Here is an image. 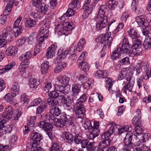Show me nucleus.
<instances>
[{"label": "nucleus", "mask_w": 151, "mask_h": 151, "mask_svg": "<svg viewBox=\"0 0 151 151\" xmlns=\"http://www.w3.org/2000/svg\"><path fill=\"white\" fill-rule=\"evenodd\" d=\"M117 126V125H116L113 122L109 123L108 126L109 129L102 134L101 136L102 139H105L109 137L115 131L117 130L119 134H120L122 133L127 132L129 129V127L127 125L123 126L120 129H118Z\"/></svg>", "instance_id": "f257e3e1"}, {"label": "nucleus", "mask_w": 151, "mask_h": 151, "mask_svg": "<svg viewBox=\"0 0 151 151\" xmlns=\"http://www.w3.org/2000/svg\"><path fill=\"white\" fill-rule=\"evenodd\" d=\"M143 135V139H142V142H141L139 140L136 139V142L134 144V148L136 151H147L149 149V147L145 143L146 140H147L150 136V134L148 133H144Z\"/></svg>", "instance_id": "f03ea898"}, {"label": "nucleus", "mask_w": 151, "mask_h": 151, "mask_svg": "<svg viewBox=\"0 0 151 151\" xmlns=\"http://www.w3.org/2000/svg\"><path fill=\"white\" fill-rule=\"evenodd\" d=\"M97 23L96 24V28L100 30L105 27L107 22L108 18L105 15L98 14L96 17Z\"/></svg>", "instance_id": "7ed1b4c3"}, {"label": "nucleus", "mask_w": 151, "mask_h": 151, "mask_svg": "<svg viewBox=\"0 0 151 151\" xmlns=\"http://www.w3.org/2000/svg\"><path fill=\"white\" fill-rule=\"evenodd\" d=\"M50 23L47 22L42 25L40 27L39 33L37 36L39 38H47L49 36V31L48 30L49 28Z\"/></svg>", "instance_id": "20e7f679"}, {"label": "nucleus", "mask_w": 151, "mask_h": 151, "mask_svg": "<svg viewBox=\"0 0 151 151\" xmlns=\"http://www.w3.org/2000/svg\"><path fill=\"white\" fill-rule=\"evenodd\" d=\"M74 107L76 109L75 112L76 117L78 118L83 119L85 115V111L83 104H75Z\"/></svg>", "instance_id": "39448f33"}, {"label": "nucleus", "mask_w": 151, "mask_h": 151, "mask_svg": "<svg viewBox=\"0 0 151 151\" xmlns=\"http://www.w3.org/2000/svg\"><path fill=\"white\" fill-rule=\"evenodd\" d=\"M62 59V57L60 56H58L54 60L55 63H58L54 68V71L56 73L60 72L66 66V64L63 62H60Z\"/></svg>", "instance_id": "423d86ee"}, {"label": "nucleus", "mask_w": 151, "mask_h": 151, "mask_svg": "<svg viewBox=\"0 0 151 151\" xmlns=\"http://www.w3.org/2000/svg\"><path fill=\"white\" fill-rule=\"evenodd\" d=\"M131 76H129V77H126V80H127L125 82V84L122 88V90L124 93H126V91L128 90L129 91H131L134 86V83L133 81H131Z\"/></svg>", "instance_id": "0eeeda50"}, {"label": "nucleus", "mask_w": 151, "mask_h": 151, "mask_svg": "<svg viewBox=\"0 0 151 151\" xmlns=\"http://www.w3.org/2000/svg\"><path fill=\"white\" fill-rule=\"evenodd\" d=\"M74 25L72 22H64L59 24L57 27L58 28H61L63 29V32H64L65 35H67L66 34L65 32L68 31L69 32L70 31L74 28Z\"/></svg>", "instance_id": "6e6552de"}, {"label": "nucleus", "mask_w": 151, "mask_h": 151, "mask_svg": "<svg viewBox=\"0 0 151 151\" xmlns=\"http://www.w3.org/2000/svg\"><path fill=\"white\" fill-rule=\"evenodd\" d=\"M14 115L12 106H8L6 108L2 116L3 117L9 119L13 117Z\"/></svg>", "instance_id": "1a4fd4ad"}, {"label": "nucleus", "mask_w": 151, "mask_h": 151, "mask_svg": "<svg viewBox=\"0 0 151 151\" xmlns=\"http://www.w3.org/2000/svg\"><path fill=\"white\" fill-rule=\"evenodd\" d=\"M132 140V133L130 132H129L126 134V136L124 140L123 143L124 145L128 147L129 149L131 147Z\"/></svg>", "instance_id": "9d476101"}, {"label": "nucleus", "mask_w": 151, "mask_h": 151, "mask_svg": "<svg viewBox=\"0 0 151 151\" xmlns=\"http://www.w3.org/2000/svg\"><path fill=\"white\" fill-rule=\"evenodd\" d=\"M82 9H84L82 16L83 18H86L88 17V15L91 14L93 9V6L90 5L88 6L86 5H83Z\"/></svg>", "instance_id": "9b49d317"}, {"label": "nucleus", "mask_w": 151, "mask_h": 151, "mask_svg": "<svg viewBox=\"0 0 151 151\" xmlns=\"http://www.w3.org/2000/svg\"><path fill=\"white\" fill-rule=\"evenodd\" d=\"M149 65L147 62H142L140 63H138L135 67V69L137 73H139L142 71V68H144L145 70L148 69Z\"/></svg>", "instance_id": "f8f14e48"}, {"label": "nucleus", "mask_w": 151, "mask_h": 151, "mask_svg": "<svg viewBox=\"0 0 151 151\" xmlns=\"http://www.w3.org/2000/svg\"><path fill=\"white\" fill-rule=\"evenodd\" d=\"M78 78L79 81L78 84L79 85L83 84L84 86L86 85L87 87L89 86L90 85V81L87 77H84L82 75H80Z\"/></svg>", "instance_id": "ddd939ff"}, {"label": "nucleus", "mask_w": 151, "mask_h": 151, "mask_svg": "<svg viewBox=\"0 0 151 151\" xmlns=\"http://www.w3.org/2000/svg\"><path fill=\"white\" fill-rule=\"evenodd\" d=\"M77 62L78 67L82 70L87 71L89 69V65L86 62L80 59H78Z\"/></svg>", "instance_id": "4468645a"}, {"label": "nucleus", "mask_w": 151, "mask_h": 151, "mask_svg": "<svg viewBox=\"0 0 151 151\" xmlns=\"http://www.w3.org/2000/svg\"><path fill=\"white\" fill-rule=\"evenodd\" d=\"M62 138L68 143H71L73 141V137L72 135L68 132H63L61 135Z\"/></svg>", "instance_id": "2eb2a0df"}, {"label": "nucleus", "mask_w": 151, "mask_h": 151, "mask_svg": "<svg viewBox=\"0 0 151 151\" xmlns=\"http://www.w3.org/2000/svg\"><path fill=\"white\" fill-rule=\"evenodd\" d=\"M12 130V126L10 125H5L3 124H0V133L6 134L7 133H9Z\"/></svg>", "instance_id": "dca6fc26"}, {"label": "nucleus", "mask_w": 151, "mask_h": 151, "mask_svg": "<svg viewBox=\"0 0 151 151\" xmlns=\"http://www.w3.org/2000/svg\"><path fill=\"white\" fill-rule=\"evenodd\" d=\"M109 38H101V43H98L97 44V45L99 44V46L102 47V44H104L103 47L102 49L101 50L102 51L104 50L107 47V46L109 47L111 45V40L109 41Z\"/></svg>", "instance_id": "f3484780"}, {"label": "nucleus", "mask_w": 151, "mask_h": 151, "mask_svg": "<svg viewBox=\"0 0 151 151\" xmlns=\"http://www.w3.org/2000/svg\"><path fill=\"white\" fill-rule=\"evenodd\" d=\"M57 46L54 45H52L48 49V51L46 54L47 58H52L54 55L56 50Z\"/></svg>", "instance_id": "a211bd4d"}, {"label": "nucleus", "mask_w": 151, "mask_h": 151, "mask_svg": "<svg viewBox=\"0 0 151 151\" xmlns=\"http://www.w3.org/2000/svg\"><path fill=\"white\" fill-rule=\"evenodd\" d=\"M57 80L60 84L65 86L68 84L70 80V78L68 76L64 75L58 76Z\"/></svg>", "instance_id": "6ab92c4d"}, {"label": "nucleus", "mask_w": 151, "mask_h": 151, "mask_svg": "<svg viewBox=\"0 0 151 151\" xmlns=\"http://www.w3.org/2000/svg\"><path fill=\"white\" fill-rule=\"evenodd\" d=\"M39 126L40 128H42L46 132L51 131L52 129V125L50 123H46L44 121H41L40 122Z\"/></svg>", "instance_id": "aec40b11"}, {"label": "nucleus", "mask_w": 151, "mask_h": 151, "mask_svg": "<svg viewBox=\"0 0 151 151\" xmlns=\"http://www.w3.org/2000/svg\"><path fill=\"white\" fill-rule=\"evenodd\" d=\"M20 86L19 83L17 82H14L11 88V93L14 95L15 96L17 95L19 92Z\"/></svg>", "instance_id": "412c9836"}, {"label": "nucleus", "mask_w": 151, "mask_h": 151, "mask_svg": "<svg viewBox=\"0 0 151 151\" xmlns=\"http://www.w3.org/2000/svg\"><path fill=\"white\" fill-rule=\"evenodd\" d=\"M39 84V81L37 78H32L29 80V85L31 88H36Z\"/></svg>", "instance_id": "4be33fe9"}, {"label": "nucleus", "mask_w": 151, "mask_h": 151, "mask_svg": "<svg viewBox=\"0 0 151 151\" xmlns=\"http://www.w3.org/2000/svg\"><path fill=\"white\" fill-rule=\"evenodd\" d=\"M111 142V140L109 139L100 142L99 144V147L100 149L103 150L109 146Z\"/></svg>", "instance_id": "5701e85b"}, {"label": "nucleus", "mask_w": 151, "mask_h": 151, "mask_svg": "<svg viewBox=\"0 0 151 151\" xmlns=\"http://www.w3.org/2000/svg\"><path fill=\"white\" fill-rule=\"evenodd\" d=\"M129 54L131 55V56H134L140 55L142 53L141 49L133 46L132 48L130 49Z\"/></svg>", "instance_id": "b1692460"}, {"label": "nucleus", "mask_w": 151, "mask_h": 151, "mask_svg": "<svg viewBox=\"0 0 151 151\" xmlns=\"http://www.w3.org/2000/svg\"><path fill=\"white\" fill-rule=\"evenodd\" d=\"M60 92L58 93L59 94L58 99H59L60 100L61 102L62 103H65L66 102V101L65 100V96L66 95L68 91H70V89L69 88L68 90L67 91H65V90H60Z\"/></svg>", "instance_id": "393cba45"}, {"label": "nucleus", "mask_w": 151, "mask_h": 151, "mask_svg": "<svg viewBox=\"0 0 151 151\" xmlns=\"http://www.w3.org/2000/svg\"><path fill=\"white\" fill-rule=\"evenodd\" d=\"M88 150L90 151H104L103 150L95 146L94 142H90L87 147Z\"/></svg>", "instance_id": "a878e982"}, {"label": "nucleus", "mask_w": 151, "mask_h": 151, "mask_svg": "<svg viewBox=\"0 0 151 151\" xmlns=\"http://www.w3.org/2000/svg\"><path fill=\"white\" fill-rule=\"evenodd\" d=\"M129 71L127 69V68H124L121 71L119 75L118 78L119 80H121L124 77L126 79V77H129L130 76L128 73Z\"/></svg>", "instance_id": "bb28decb"}, {"label": "nucleus", "mask_w": 151, "mask_h": 151, "mask_svg": "<svg viewBox=\"0 0 151 151\" xmlns=\"http://www.w3.org/2000/svg\"><path fill=\"white\" fill-rule=\"evenodd\" d=\"M46 104L45 103H42L36 109V114H40V116H42V114L45 111L46 107Z\"/></svg>", "instance_id": "cd10ccee"}, {"label": "nucleus", "mask_w": 151, "mask_h": 151, "mask_svg": "<svg viewBox=\"0 0 151 151\" xmlns=\"http://www.w3.org/2000/svg\"><path fill=\"white\" fill-rule=\"evenodd\" d=\"M81 86L79 84H75L72 86V90L73 95L75 97L81 91Z\"/></svg>", "instance_id": "c85d7f7f"}, {"label": "nucleus", "mask_w": 151, "mask_h": 151, "mask_svg": "<svg viewBox=\"0 0 151 151\" xmlns=\"http://www.w3.org/2000/svg\"><path fill=\"white\" fill-rule=\"evenodd\" d=\"M121 48H117L115 51H113L111 55V58L112 60H115L118 59L121 54Z\"/></svg>", "instance_id": "c756f323"}, {"label": "nucleus", "mask_w": 151, "mask_h": 151, "mask_svg": "<svg viewBox=\"0 0 151 151\" xmlns=\"http://www.w3.org/2000/svg\"><path fill=\"white\" fill-rule=\"evenodd\" d=\"M117 4V0H108L106 5L109 9L114 10L116 7Z\"/></svg>", "instance_id": "7c9ffc66"}, {"label": "nucleus", "mask_w": 151, "mask_h": 151, "mask_svg": "<svg viewBox=\"0 0 151 151\" xmlns=\"http://www.w3.org/2000/svg\"><path fill=\"white\" fill-rule=\"evenodd\" d=\"M107 79L106 80V86L108 88L109 92L112 93H114V91L112 88V86L113 84V82L112 79L110 78H107Z\"/></svg>", "instance_id": "2f4dec72"}, {"label": "nucleus", "mask_w": 151, "mask_h": 151, "mask_svg": "<svg viewBox=\"0 0 151 151\" xmlns=\"http://www.w3.org/2000/svg\"><path fill=\"white\" fill-rule=\"evenodd\" d=\"M18 51L16 47L11 46L6 50V54L9 56L14 55L16 54Z\"/></svg>", "instance_id": "473e14b6"}, {"label": "nucleus", "mask_w": 151, "mask_h": 151, "mask_svg": "<svg viewBox=\"0 0 151 151\" xmlns=\"http://www.w3.org/2000/svg\"><path fill=\"white\" fill-rule=\"evenodd\" d=\"M31 136L32 140L35 142H40L42 138L41 135L37 132L32 133Z\"/></svg>", "instance_id": "72a5a7b5"}, {"label": "nucleus", "mask_w": 151, "mask_h": 151, "mask_svg": "<svg viewBox=\"0 0 151 151\" xmlns=\"http://www.w3.org/2000/svg\"><path fill=\"white\" fill-rule=\"evenodd\" d=\"M49 63L48 61H45L41 64V72L42 74H45L48 70L49 68Z\"/></svg>", "instance_id": "f704fd0d"}, {"label": "nucleus", "mask_w": 151, "mask_h": 151, "mask_svg": "<svg viewBox=\"0 0 151 151\" xmlns=\"http://www.w3.org/2000/svg\"><path fill=\"white\" fill-rule=\"evenodd\" d=\"M61 113V110L58 107H53L50 108V114L55 116H58Z\"/></svg>", "instance_id": "c9c22d12"}, {"label": "nucleus", "mask_w": 151, "mask_h": 151, "mask_svg": "<svg viewBox=\"0 0 151 151\" xmlns=\"http://www.w3.org/2000/svg\"><path fill=\"white\" fill-rule=\"evenodd\" d=\"M37 10L41 13H45L48 8L47 5L45 4L44 3H41L39 6H37Z\"/></svg>", "instance_id": "e433bc0d"}, {"label": "nucleus", "mask_w": 151, "mask_h": 151, "mask_svg": "<svg viewBox=\"0 0 151 151\" xmlns=\"http://www.w3.org/2000/svg\"><path fill=\"white\" fill-rule=\"evenodd\" d=\"M89 134V137L91 139H93L98 136L100 133V131L98 129H92Z\"/></svg>", "instance_id": "4c0bfd02"}, {"label": "nucleus", "mask_w": 151, "mask_h": 151, "mask_svg": "<svg viewBox=\"0 0 151 151\" xmlns=\"http://www.w3.org/2000/svg\"><path fill=\"white\" fill-rule=\"evenodd\" d=\"M109 75L108 72L105 71L103 72L101 70H99L97 71L96 74V76L98 78H104Z\"/></svg>", "instance_id": "58836bf2"}, {"label": "nucleus", "mask_w": 151, "mask_h": 151, "mask_svg": "<svg viewBox=\"0 0 151 151\" xmlns=\"http://www.w3.org/2000/svg\"><path fill=\"white\" fill-rule=\"evenodd\" d=\"M136 20L138 24L140 26H145V24L147 21V20L145 19L144 17L142 16L137 17Z\"/></svg>", "instance_id": "ea45409f"}, {"label": "nucleus", "mask_w": 151, "mask_h": 151, "mask_svg": "<svg viewBox=\"0 0 151 151\" xmlns=\"http://www.w3.org/2000/svg\"><path fill=\"white\" fill-rule=\"evenodd\" d=\"M47 101L50 108L55 106L58 104V101L56 99L49 98L47 99Z\"/></svg>", "instance_id": "a19ab883"}, {"label": "nucleus", "mask_w": 151, "mask_h": 151, "mask_svg": "<svg viewBox=\"0 0 151 151\" xmlns=\"http://www.w3.org/2000/svg\"><path fill=\"white\" fill-rule=\"evenodd\" d=\"M83 127L86 129H91L93 128L91 121L88 119H86L83 121Z\"/></svg>", "instance_id": "79ce46f5"}, {"label": "nucleus", "mask_w": 151, "mask_h": 151, "mask_svg": "<svg viewBox=\"0 0 151 151\" xmlns=\"http://www.w3.org/2000/svg\"><path fill=\"white\" fill-rule=\"evenodd\" d=\"M36 24L35 21L30 18L27 19L25 23V26L27 27H34Z\"/></svg>", "instance_id": "37998d69"}, {"label": "nucleus", "mask_w": 151, "mask_h": 151, "mask_svg": "<svg viewBox=\"0 0 151 151\" xmlns=\"http://www.w3.org/2000/svg\"><path fill=\"white\" fill-rule=\"evenodd\" d=\"M79 0H72L69 4V7L73 9H78L80 7Z\"/></svg>", "instance_id": "c03bdc74"}, {"label": "nucleus", "mask_w": 151, "mask_h": 151, "mask_svg": "<svg viewBox=\"0 0 151 151\" xmlns=\"http://www.w3.org/2000/svg\"><path fill=\"white\" fill-rule=\"evenodd\" d=\"M21 101L24 105L26 106L28 103V100L26 93H22L21 95Z\"/></svg>", "instance_id": "a18cd8bd"}, {"label": "nucleus", "mask_w": 151, "mask_h": 151, "mask_svg": "<svg viewBox=\"0 0 151 151\" xmlns=\"http://www.w3.org/2000/svg\"><path fill=\"white\" fill-rule=\"evenodd\" d=\"M128 32L129 37H134L135 38H139L140 37L139 35L132 28L130 29L128 31Z\"/></svg>", "instance_id": "49530a36"}, {"label": "nucleus", "mask_w": 151, "mask_h": 151, "mask_svg": "<svg viewBox=\"0 0 151 151\" xmlns=\"http://www.w3.org/2000/svg\"><path fill=\"white\" fill-rule=\"evenodd\" d=\"M151 38H145L143 43V46L145 49H150L151 46Z\"/></svg>", "instance_id": "de8ad7c7"}, {"label": "nucleus", "mask_w": 151, "mask_h": 151, "mask_svg": "<svg viewBox=\"0 0 151 151\" xmlns=\"http://www.w3.org/2000/svg\"><path fill=\"white\" fill-rule=\"evenodd\" d=\"M15 62H12L10 64L6 65L5 66L4 68H3L0 69L2 70V72H3V73H4L5 72L8 71L9 70L11 69V68L13 67L15 65Z\"/></svg>", "instance_id": "09e8293b"}, {"label": "nucleus", "mask_w": 151, "mask_h": 151, "mask_svg": "<svg viewBox=\"0 0 151 151\" xmlns=\"http://www.w3.org/2000/svg\"><path fill=\"white\" fill-rule=\"evenodd\" d=\"M143 129L139 125H137L134 129V134L136 136L137 135L141 134L142 132L143 131Z\"/></svg>", "instance_id": "8fccbe9b"}, {"label": "nucleus", "mask_w": 151, "mask_h": 151, "mask_svg": "<svg viewBox=\"0 0 151 151\" xmlns=\"http://www.w3.org/2000/svg\"><path fill=\"white\" fill-rule=\"evenodd\" d=\"M43 103L44 102L42 101L41 98H39L36 99L32 101L30 104V106L28 107L37 106L40 103L42 104V103Z\"/></svg>", "instance_id": "3c124183"}, {"label": "nucleus", "mask_w": 151, "mask_h": 151, "mask_svg": "<svg viewBox=\"0 0 151 151\" xmlns=\"http://www.w3.org/2000/svg\"><path fill=\"white\" fill-rule=\"evenodd\" d=\"M36 121V118L35 116L31 117L29 120L27 124L29 126V127L31 128V129H32V127L34 126L35 122Z\"/></svg>", "instance_id": "603ef678"}, {"label": "nucleus", "mask_w": 151, "mask_h": 151, "mask_svg": "<svg viewBox=\"0 0 151 151\" xmlns=\"http://www.w3.org/2000/svg\"><path fill=\"white\" fill-rule=\"evenodd\" d=\"M47 120H48L52 124L54 125H55V124L56 122L57 119L55 117V116L50 114L49 115V116L47 118Z\"/></svg>", "instance_id": "864d4df0"}, {"label": "nucleus", "mask_w": 151, "mask_h": 151, "mask_svg": "<svg viewBox=\"0 0 151 151\" xmlns=\"http://www.w3.org/2000/svg\"><path fill=\"white\" fill-rule=\"evenodd\" d=\"M22 17L21 16H19L15 22L14 27L15 28H17V29H21V23L20 22L22 20Z\"/></svg>", "instance_id": "5fc2aeb1"}, {"label": "nucleus", "mask_w": 151, "mask_h": 151, "mask_svg": "<svg viewBox=\"0 0 151 151\" xmlns=\"http://www.w3.org/2000/svg\"><path fill=\"white\" fill-rule=\"evenodd\" d=\"M134 39L136 40H134L133 42V46L135 47L136 48L141 49L140 47L141 46V40L139 39Z\"/></svg>", "instance_id": "6e6d98bb"}, {"label": "nucleus", "mask_w": 151, "mask_h": 151, "mask_svg": "<svg viewBox=\"0 0 151 151\" xmlns=\"http://www.w3.org/2000/svg\"><path fill=\"white\" fill-rule=\"evenodd\" d=\"M87 98L86 95L85 94H83L77 100V102L76 104H83V103L85 102L87 99Z\"/></svg>", "instance_id": "4d7b16f0"}, {"label": "nucleus", "mask_w": 151, "mask_h": 151, "mask_svg": "<svg viewBox=\"0 0 151 151\" xmlns=\"http://www.w3.org/2000/svg\"><path fill=\"white\" fill-rule=\"evenodd\" d=\"M118 48H121V52L123 53H129L130 49L131 48L129 45H122L121 47H118Z\"/></svg>", "instance_id": "13d9d810"}, {"label": "nucleus", "mask_w": 151, "mask_h": 151, "mask_svg": "<svg viewBox=\"0 0 151 151\" xmlns=\"http://www.w3.org/2000/svg\"><path fill=\"white\" fill-rule=\"evenodd\" d=\"M31 56V52H27L22 55L19 58V59L21 60H22L23 58L29 59Z\"/></svg>", "instance_id": "bf43d9fd"}, {"label": "nucleus", "mask_w": 151, "mask_h": 151, "mask_svg": "<svg viewBox=\"0 0 151 151\" xmlns=\"http://www.w3.org/2000/svg\"><path fill=\"white\" fill-rule=\"evenodd\" d=\"M73 9L69 7L65 13V15L67 17H71L76 13V12Z\"/></svg>", "instance_id": "052dcab7"}, {"label": "nucleus", "mask_w": 151, "mask_h": 151, "mask_svg": "<svg viewBox=\"0 0 151 151\" xmlns=\"http://www.w3.org/2000/svg\"><path fill=\"white\" fill-rule=\"evenodd\" d=\"M68 120L67 122L68 124L70 125H73L75 122V118L72 115H68Z\"/></svg>", "instance_id": "680f3d73"}, {"label": "nucleus", "mask_w": 151, "mask_h": 151, "mask_svg": "<svg viewBox=\"0 0 151 151\" xmlns=\"http://www.w3.org/2000/svg\"><path fill=\"white\" fill-rule=\"evenodd\" d=\"M67 122H65L64 121H61V120L58 119L55 124V125L57 127H62L63 126H65Z\"/></svg>", "instance_id": "e2e57ef3"}, {"label": "nucleus", "mask_w": 151, "mask_h": 151, "mask_svg": "<svg viewBox=\"0 0 151 151\" xmlns=\"http://www.w3.org/2000/svg\"><path fill=\"white\" fill-rule=\"evenodd\" d=\"M32 151H38L41 149L40 145L38 144L37 142H34L32 143Z\"/></svg>", "instance_id": "0e129e2a"}, {"label": "nucleus", "mask_w": 151, "mask_h": 151, "mask_svg": "<svg viewBox=\"0 0 151 151\" xmlns=\"http://www.w3.org/2000/svg\"><path fill=\"white\" fill-rule=\"evenodd\" d=\"M49 96L51 98L56 99L58 97L59 94L58 93L55 91L49 92Z\"/></svg>", "instance_id": "69168bd1"}, {"label": "nucleus", "mask_w": 151, "mask_h": 151, "mask_svg": "<svg viewBox=\"0 0 151 151\" xmlns=\"http://www.w3.org/2000/svg\"><path fill=\"white\" fill-rule=\"evenodd\" d=\"M60 148L58 144L57 143H54L52 145L51 150L50 151H60Z\"/></svg>", "instance_id": "338daca9"}, {"label": "nucleus", "mask_w": 151, "mask_h": 151, "mask_svg": "<svg viewBox=\"0 0 151 151\" xmlns=\"http://www.w3.org/2000/svg\"><path fill=\"white\" fill-rule=\"evenodd\" d=\"M106 10V5H101L99 10V13L98 14L104 15L105 13Z\"/></svg>", "instance_id": "774afa93"}]
</instances>
